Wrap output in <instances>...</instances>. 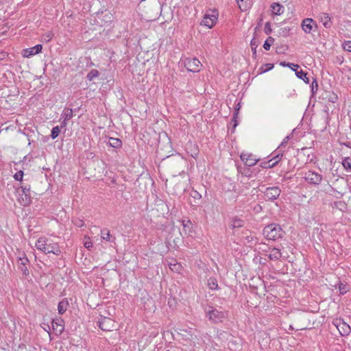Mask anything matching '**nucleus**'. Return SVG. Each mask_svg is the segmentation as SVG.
I'll use <instances>...</instances> for the list:
<instances>
[{"instance_id":"f257e3e1","label":"nucleus","mask_w":351,"mask_h":351,"mask_svg":"<svg viewBox=\"0 0 351 351\" xmlns=\"http://www.w3.org/2000/svg\"><path fill=\"white\" fill-rule=\"evenodd\" d=\"M35 247L45 254L60 255L61 253L58 243L46 237L39 238L35 243Z\"/></svg>"},{"instance_id":"f03ea898","label":"nucleus","mask_w":351,"mask_h":351,"mask_svg":"<svg viewBox=\"0 0 351 351\" xmlns=\"http://www.w3.org/2000/svg\"><path fill=\"white\" fill-rule=\"evenodd\" d=\"M284 231L278 224L271 223L263 229V234L269 240H276L282 238Z\"/></svg>"},{"instance_id":"7ed1b4c3","label":"nucleus","mask_w":351,"mask_h":351,"mask_svg":"<svg viewBox=\"0 0 351 351\" xmlns=\"http://www.w3.org/2000/svg\"><path fill=\"white\" fill-rule=\"evenodd\" d=\"M205 313L208 319L215 323L221 322L227 317V313L225 311H219L213 306L206 308Z\"/></svg>"},{"instance_id":"20e7f679","label":"nucleus","mask_w":351,"mask_h":351,"mask_svg":"<svg viewBox=\"0 0 351 351\" xmlns=\"http://www.w3.org/2000/svg\"><path fill=\"white\" fill-rule=\"evenodd\" d=\"M19 201L22 206H27L31 203L30 187L27 185L22 186L18 191Z\"/></svg>"},{"instance_id":"39448f33","label":"nucleus","mask_w":351,"mask_h":351,"mask_svg":"<svg viewBox=\"0 0 351 351\" xmlns=\"http://www.w3.org/2000/svg\"><path fill=\"white\" fill-rule=\"evenodd\" d=\"M217 19L218 12L217 10H208L205 14L202 24L208 27V28H212L216 23Z\"/></svg>"},{"instance_id":"423d86ee","label":"nucleus","mask_w":351,"mask_h":351,"mask_svg":"<svg viewBox=\"0 0 351 351\" xmlns=\"http://www.w3.org/2000/svg\"><path fill=\"white\" fill-rule=\"evenodd\" d=\"M303 178L309 184L317 185L321 183L322 176L315 171H307L303 172Z\"/></svg>"},{"instance_id":"0eeeda50","label":"nucleus","mask_w":351,"mask_h":351,"mask_svg":"<svg viewBox=\"0 0 351 351\" xmlns=\"http://www.w3.org/2000/svg\"><path fill=\"white\" fill-rule=\"evenodd\" d=\"M334 326L337 328L341 336H347L351 332L350 326L341 319L333 320Z\"/></svg>"},{"instance_id":"6e6552de","label":"nucleus","mask_w":351,"mask_h":351,"mask_svg":"<svg viewBox=\"0 0 351 351\" xmlns=\"http://www.w3.org/2000/svg\"><path fill=\"white\" fill-rule=\"evenodd\" d=\"M178 335L183 340L186 341L189 346L195 347V341H193L194 337L196 336L193 332L190 330H187L183 328H180L178 332Z\"/></svg>"},{"instance_id":"1a4fd4ad","label":"nucleus","mask_w":351,"mask_h":351,"mask_svg":"<svg viewBox=\"0 0 351 351\" xmlns=\"http://www.w3.org/2000/svg\"><path fill=\"white\" fill-rule=\"evenodd\" d=\"M184 65L189 71L198 72L202 66L200 61L197 58H187L183 61Z\"/></svg>"},{"instance_id":"9d476101","label":"nucleus","mask_w":351,"mask_h":351,"mask_svg":"<svg viewBox=\"0 0 351 351\" xmlns=\"http://www.w3.org/2000/svg\"><path fill=\"white\" fill-rule=\"evenodd\" d=\"M98 324L99 327L104 331H112L116 328L114 320L106 317H101Z\"/></svg>"},{"instance_id":"9b49d317","label":"nucleus","mask_w":351,"mask_h":351,"mask_svg":"<svg viewBox=\"0 0 351 351\" xmlns=\"http://www.w3.org/2000/svg\"><path fill=\"white\" fill-rule=\"evenodd\" d=\"M281 190L278 186L268 187L264 192L265 196L267 200H275L280 195Z\"/></svg>"},{"instance_id":"f8f14e48","label":"nucleus","mask_w":351,"mask_h":351,"mask_svg":"<svg viewBox=\"0 0 351 351\" xmlns=\"http://www.w3.org/2000/svg\"><path fill=\"white\" fill-rule=\"evenodd\" d=\"M241 160L248 167L255 165L259 159L256 158L252 154L242 153L240 156Z\"/></svg>"},{"instance_id":"ddd939ff","label":"nucleus","mask_w":351,"mask_h":351,"mask_svg":"<svg viewBox=\"0 0 351 351\" xmlns=\"http://www.w3.org/2000/svg\"><path fill=\"white\" fill-rule=\"evenodd\" d=\"M317 27V24L312 19H305L302 23V28L304 32L310 34L313 29Z\"/></svg>"},{"instance_id":"4468645a","label":"nucleus","mask_w":351,"mask_h":351,"mask_svg":"<svg viewBox=\"0 0 351 351\" xmlns=\"http://www.w3.org/2000/svg\"><path fill=\"white\" fill-rule=\"evenodd\" d=\"M18 267L24 276H28L29 272L28 266L29 265V261L27 257L23 256L21 258V261H17Z\"/></svg>"},{"instance_id":"2eb2a0df","label":"nucleus","mask_w":351,"mask_h":351,"mask_svg":"<svg viewBox=\"0 0 351 351\" xmlns=\"http://www.w3.org/2000/svg\"><path fill=\"white\" fill-rule=\"evenodd\" d=\"M267 254L266 256L271 261H277L280 259L282 256V253L280 250L276 247H269V250L267 251Z\"/></svg>"},{"instance_id":"dca6fc26","label":"nucleus","mask_w":351,"mask_h":351,"mask_svg":"<svg viewBox=\"0 0 351 351\" xmlns=\"http://www.w3.org/2000/svg\"><path fill=\"white\" fill-rule=\"evenodd\" d=\"M42 49H43V47L41 45H36L34 47H32L29 49H26L25 51V56L27 57H29L30 56L37 54L41 51Z\"/></svg>"},{"instance_id":"f3484780","label":"nucleus","mask_w":351,"mask_h":351,"mask_svg":"<svg viewBox=\"0 0 351 351\" xmlns=\"http://www.w3.org/2000/svg\"><path fill=\"white\" fill-rule=\"evenodd\" d=\"M62 322L63 320L61 318L53 319L52 321L53 329L61 333L64 330Z\"/></svg>"},{"instance_id":"a211bd4d","label":"nucleus","mask_w":351,"mask_h":351,"mask_svg":"<svg viewBox=\"0 0 351 351\" xmlns=\"http://www.w3.org/2000/svg\"><path fill=\"white\" fill-rule=\"evenodd\" d=\"M274 14L280 15L284 12V7L278 3H273L271 5Z\"/></svg>"},{"instance_id":"6ab92c4d","label":"nucleus","mask_w":351,"mask_h":351,"mask_svg":"<svg viewBox=\"0 0 351 351\" xmlns=\"http://www.w3.org/2000/svg\"><path fill=\"white\" fill-rule=\"evenodd\" d=\"M101 237L103 240L110 242H112L115 239L114 237H112L110 231L107 229H103L101 230Z\"/></svg>"},{"instance_id":"aec40b11","label":"nucleus","mask_w":351,"mask_h":351,"mask_svg":"<svg viewBox=\"0 0 351 351\" xmlns=\"http://www.w3.org/2000/svg\"><path fill=\"white\" fill-rule=\"evenodd\" d=\"M241 11H246L250 6V0H236Z\"/></svg>"},{"instance_id":"412c9836","label":"nucleus","mask_w":351,"mask_h":351,"mask_svg":"<svg viewBox=\"0 0 351 351\" xmlns=\"http://www.w3.org/2000/svg\"><path fill=\"white\" fill-rule=\"evenodd\" d=\"M321 22L326 28H329L332 25L330 17L328 14H323L321 16Z\"/></svg>"},{"instance_id":"4be33fe9","label":"nucleus","mask_w":351,"mask_h":351,"mask_svg":"<svg viewBox=\"0 0 351 351\" xmlns=\"http://www.w3.org/2000/svg\"><path fill=\"white\" fill-rule=\"evenodd\" d=\"M169 267L172 271L180 273L182 271V266L180 263H177L176 261L169 263Z\"/></svg>"},{"instance_id":"5701e85b","label":"nucleus","mask_w":351,"mask_h":351,"mask_svg":"<svg viewBox=\"0 0 351 351\" xmlns=\"http://www.w3.org/2000/svg\"><path fill=\"white\" fill-rule=\"evenodd\" d=\"M108 144L114 148H119L121 147L122 141L119 138L111 137L108 140Z\"/></svg>"},{"instance_id":"b1692460","label":"nucleus","mask_w":351,"mask_h":351,"mask_svg":"<svg viewBox=\"0 0 351 351\" xmlns=\"http://www.w3.org/2000/svg\"><path fill=\"white\" fill-rule=\"evenodd\" d=\"M62 116L64 117V120L62 123L61 127H64L66 125V121L69 120L73 117V111L71 109L64 110Z\"/></svg>"},{"instance_id":"393cba45","label":"nucleus","mask_w":351,"mask_h":351,"mask_svg":"<svg viewBox=\"0 0 351 351\" xmlns=\"http://www.w3.org/2000/svg\"><path fill=\"white\" fill-rule=\"evenodd\" d=\"M295 75L298 78L302 79L306 84L309 83V79L306 77L307 73L302 70H295Z\"/></svg>"},{"instance_id":"a878e982","label":"nucleus","mask_w":351,"mask_h":351,"mask_svg":"<svg viewBox=\"0 0 351 351\" xmlns=\"http://www.w3.org/2000/svg\"><path fill=\"white\" fill-rule=\"evenodd\" d=\"M67 306H68L67 302L64 301V300L60 301L58 305V310L59 314L62 315L63 313H64L66 311Z\"/></svg>"},{"instance_id":"bb28decb","label":"nucleus","mask_w":351,"mask_h":351,"mask_svg":"<svg viewBox=\"0 0 351 351\" xmlns=\"http://www.w3.org/2000/svg\"><path fill=\"white\" fill-rule=\"evenodd\" d=\"M208 286L212 290H217L219 289L217 281L215 278H210L208 280Z\"/></svg>"},{"instance_id":"cd10ccee","label":"nucleus","mask_w":351,"mask_h":351,"mask_svg":"<svg viewBox=\"0 0 351 351\" xmlns=\"http://www.w3.org/2000/svg\"><path fill=\"white\" fill-rule=\"evenodd\" d=\"M342 165L345 169L351 171V158L348 157L343 160Z\"/></svg>"},{"instance_id":"c85d7f7f","label":"nucleus","mask_w":351,"mask_h":351,"mask_svg":"<svg viewBox=\"0 0 351 351\" xmlns=\"http://www.w3.org/2000/svg\"><path fill=\"white\" fill-rule=\"evenodd\" d=\"M99 75V72L96 69H92L88 74H87V79L89 81L93 80L95 77H97Z\"/></svg>"},{"instance_id":"c756f323","label":"nucleus","mask_w":351,"mask_h":351,"mask_svg":"<svg viewBox=\"0 0 351 351\" xmlns=\"http://www.w3.org/2000/svg\"><path fill=\"white\" fill-rule=\"evenodd\" d=\"M277 162H273L271 160H269L267 162H263L261 164V167L263 168H273L276 166Z\"/></svg>"},{"instance_id":"7c9ffc66","label":"nucleus","mask_w":351,"mask_h":351,"mask_svg":"<svg viewBox=\"0 0 351 351\" xmlns=\"http://www.w3.org/2000/svg\"><path fill=\"white\" fill-rule=\"evenodd\" d=\"M243 221L240 219L234 218L232 221V226L233 228H240V227L243 226Z\"/></svg>"},{"instance_id":"2f4dec72","label":"nucleus","mask_w":351,"mask_h":351,"mask_svg":"<svg viewBox=\"0 0 351 351\" xmlns=\"http://www.w3.org/2000/svg\"><path fill=\"white\" fill-rule=\"evenodd\" d=\"M274 42V38L269 37L264 43L263 47L265 50H269L271 44Z\"/></svg>"},{"instance_id":"473e14b6","label":"nucleus","mask_w":351,"mask_h":351,"mask_svg":"<svg viewBox=\"0 0 351 351\" xmlns=\"http://www.w3.org/2000/svg\"><path fill=\"white\" fill-rule=\"evenodd\" d=\"M60 132V130L59 126H56V127L53 128V129L51 130V138L53 139H55L56 138H57L59 135Z\"/></svg>"},{"instance_id":"72a5a7b5","label":"nucleus","mask_w":351,"mask_h":351,"mask_svg":"<svg viewBox=\"0 0 351 351\" xmlns=\"http://www.w3.org/2000/svg\"><path fill=\"white\" fill-rule=\"evenodd\" d=\"M73 223L75 226L79 228L83 227L84 226V222L83 221V220L79 218L73 219Z\"/></svg>"},{"instance_id":"f704fd0d","label":"nucleus","mask_w":351,"mask_h":351,"mask_svg":"<svg viewBox=\"0 0 351 351\" xmlns=\"http://www.w3.org/2000/svg\"><path fill=\"white\" fill-rule=\"evenodd\" d=\"M339 289L340 291V294H344L348 291V287H346V285H343L342 283L339 284Z\"/></svg>"},{"instance_id":"c9c22d12","label":"nucleus","mask_w":351,"mask_h":351,"mask_svg":"<svg viewBox=\"0 0 351 351\" xmlns=\"http://www.w3.org/2000/svg\"><path fill=\"white\" fill-rule=\"evenodd\" d=\"M343 48L344 50L351 52V41H346L343 44Z\"/></svg>"},{"instance_id":"e433bc0d","label":"nucleus","mask_w":351,"mask_h":351,"mask_svg":"<svg viewBox=\"0 0 351 351\" xmlns=\"http://www.w3.org/2000/svg\"><path fill=\"white\" fill-rule=\"evenodd\" d=\"M23 172L22 171H19L14 174V178L16 180L21 181L23 179Z\"/></svg>"},{"instance_id":"4c0bfd02","label":"nucleus","mask_w":351,"mask_h":351,"mask_svg":"<svg viewBox=\"0 0 351 351\" xmlns=\"http://www.w3.org/2000/svg\"><path fill=\"white\" fill-rule=\"evenodd\" d=\"M328 100L332 103H335L337 100V96L334 93H331L328 95Z\"/></svg>"},{"instance_id":"58836bf2","label":"nucleus","mask_w":351,"mask_h":351,"mask_svg":"<svg viewBox=\"0 0 351 351\" xmlns=\"http://www.w3.org/2000/svg\"><path fill=\"white\" fill-rule=\"evenodd\" d=\"M318 88V84L315 79L313 80V81L311 83V89L312 92L314 93L315 91H317Z\"/></svg>"},{"instance_id":"ea45409f","label":"nucleus","mask_w":351,"mask_h":351,"mask_svg":"<svg viewBox=\"0 0 351 351\" xmlns=\"http://www.w3.org/2000/svg\"><path fill=\"white\" fill-rule=\"evenodd\" d=\"M280 65L282 66H288L291 67V66H293L294 67L299 68V66L298 64H295L293 63H287L285 62H280Z\"/></svg>"},{"instance_id":"a19ab883","label":"nucleus","mask_w":351,"mask_h":351,"mask_svg":"<svg viewBox=\"0 0 351 351\" xmlns=\"http://www.w3.org/2000/svg\"><path fill=\"white\" fill-rule=\"evenodd\" d=\"M251 45H252V49L253 51V56H256V43L255 41H254L253 40L251 41Z\"/></svg>"},{"instance_id":"79ce46f5","label":"nucleus","mask_w":351,"mask_h":351,"mask_svg":"<svg viewBox=\"0 0 351 351\" xmlns=\"http://www.w3.org/2000/svg\"><path fill=\"white\" fill-rule=\"evenodd\" d=\"M265 68L263 70V72L269 71L271 69H272L274 68V64H265Z\"/></svg>"},{"instance_id":"37998d69","label":"nucleus","mask_w":351,"mask_h":351,"mask_svg":"<svg viewBox=\"0 0 351 351\" xmlns=\"http://www.w3.org/2000/svg\"><path fill=\"white\" fill-rule=\"evenodd\" d=\"M282 154H278L275 156L272 159H271L273 162H277V163L281 160Z\"/></svg>"},{"instance_id":"c03bdc74","label":"nucleus","mask_w":351,"mask_h":351,"mask_svg":"<svg viewBox=\"0 0 351 351\" xmlns=\"http://www.w3.org/2000/svg\"><path fill=\"white\" fill-rule=\"evenodd\" d=\"M84 247L90 250L93 247V243L90 241H86L84 244Z\"/></svg>"},{"instance_id":"a18cd8bd","label":"nucleus","mask_w":351,"mask_h":351,"mask_svg":"<svg viewBox=\"0 0 351 351\" xmlns=\"http://www.w3.org/2000/svg\"><path fill=\"white\" fill-rule=\"evenodd\" d=\"M289 139V136L285 137L284 138L283 141L281 143L280 145L278 147V149H280L282 147L288 143Z\"/></svg>"},{"instance_id":"49530a36","label":"nucleus","mask_w":351,"mask_h":351,"mask_svg":"<svg viewBox=\"0 0 351 351\" xmlns=\"http://www.w3.org/2000/svg\"><path fill=\"white\" fill-rule=\"evenodd\" d=\"M23 256L27 257L26 254L23 252H19L17 256L18 261H21V258H22Z\"/></svg>"},{"instance_id":"de8ad7c7","label":"nucleus","mask_w":351,"mask_h":351,"mask_svg":"<svg viewBox=\"0 0 351 351\" xmlns=\"http://www.w3.org/2000/svg\"><path fill=\"white\" fill-rule=\"evenodd\" d=\"M53 34L51 32H48L46 35V40L47 41L50 40L52 38Z\"/></svg>"},{"instance_id":"09e8293b","label":"nucleus","mask_w":351,"mask_h":351,"mask_svg":"<svg viewBox=\"0 0 351 351\" xmlns=\"http://www.w3.org/2000/svg\"><path fill=\"white\" fill-rule=\"evenodd\" d=\"M191 222L189 220H188L186 221V223H185L184 221H183V226L184 228H189L191 226Z\"/></svg>"},{"instance_id":"8fccbe9b","label":"nucleus","mask_w":351,"mask_h":351,"mask_svg":"<svg viewBox=\"0 0 351 351\" xmlns=\"http://www.w3.org/2000/svg\"><path fill=\"white\" fill-rule=\"evenodd\" d=\"M240 107H241V106H240V103H239V104H237V108H236V109H235L236 113H235V114H234V118H235V117L237 116V113H238V111H239V109H240Z\"/></svg>"},{"instance_id":"3c124183","label":"nucleus","mask_w":351,"mask_h":351,"mask_svg":"<svg viewBox=\"0 0 351 351\" xmlns=\"http://www.w3.org/2000/svg\"><path fill=\"white\" fill-rule=\"evenodd\" d=\"M246 240H247V243H250L252 241L253 237H246Z\"/></svg>"},{"instance_id":"603ef678","label":"nucleus","mask_w":351,"mask_h":351,"mask_svg":"<svg viewBox=\"0 0 351 351\" xmlns=\"http://www.w3.org/2000/svg\"><path fill=\"white\" fill-rule=\"evenodd\" d=\"M293 71L295 72V70H298V68L294 67L293 66H291L290 67Z\"/></svg>"},{"instance_id":"864d4df0","label":"nucleus","mask_w":351,"mask_h":351,"mask_svg":"<svg viewBox=\"0 0 351 351\" xmlns=\"http://www.w3.org/2000/svg\"><path fill=\"white\" fill-rule=\"evenodd\" d=\"M269 25V23H266V25H265V26L267 27V26H268Z\"/></svg>"},{"instance_id":"5fc2aeb1","label":"nucleus","mask_w":351,"mask_h":351,"mask_svg":"<svg viewBox=\"0 0 351 351\" xmlns=\"http://www.w3.org/2000/svg\"><path fill=\"white\" fill-rule=\"evenodd\" d=\"M237 125V123H235L234 125V127H236Z\"/></svg>"}]
</instances>
